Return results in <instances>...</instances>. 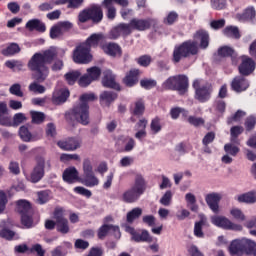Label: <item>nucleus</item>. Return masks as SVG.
I'll return each mask as SVG.
<instances>
[{
	"mask_svg": "<svg viewBox=\"0 0 256 256\" xmlns=\"http://www.w3.org/2000/svg\"><path fill=\"white\" fill-rule=\"evenodd\" d=\"M57 55L59 52L56 47H50L43 52H36L28 61L27 67L29 71L32 73V79L35 82H32L28 89L32 93H45V86L40 85L39 83H45L47 81V77H49V66L51 63L57 59Z\"/></svg>",
	"mask_w": 256,
	"mask_h": 256,
	"instance_id": "obj_1",
	"label": "nucleus"
},
{
	"mask_svg": "<svg viewBox=\"0 0 256 256\" xmlns=\"http://www.w3.org/2000/svg\"><path fill=\"white\" fill-rule=\"evenodd\" d=\"M97 96L93 93H85L80 96L79 103L74 105L72 109L64 115L68 125L75 127L76 123L87 126L91 123L89 118V101H95Z\"/></svg>",
	"mask_w": 256,
	"mask_h": 256,
	"instance_id": "obj_2",
	"label": "nucleus"
},
{
	"mask_svg": "<svg viewBox=\"0 0 256 256\" xmlns=\"http://www.w3.org/2000/svg\"><path fill=\"white\" fill-rule=\"evenodd\" d=\"M199 54V43L197 40H186L174 47L172 52V63H181L182 59H189Z\"/></svg>",
	"mask_w": 256,
	"mask_h": 256,
	"instance_id": "obj_3",
	"label": "nucleus"
},
{
	"mask_svg": "<svg viewBox=\"0 0 256 256\" xmlns=\"http://www.w3.org/2000/svg\"><path fill=\"white\" fill-rule=\"evenodd\" d=\"M145 191H147V181H145L143 175L137 174L134 179V185L122 194L121 201L129 204L137 203V200L141 199V195Z\"/></svg>",
	"mask_w": 256,
	"mask_h": 256,
	"instance_id": "obj_4",
	"label": "nucleus"
},
{
	"mask_svg": "<svg viewBox=\"0 0 256 256\" xmlns=\"http://www.w3.org/2000/svg\"><path fill=\"white\" fill-rule=\"evenodd\" d=\"M164 91H177L178 95L189 93V77L185 74L170 76L162 83Z\"/></svg>",
	"mask_w": 256,
	"mask_h": 256,
	"instance_id": "obj_5",
	"label": "nucleus"
},
{
	"mask_svg": "<svg viewBox=\"0 0 256 256\" xmlns=\"http://www.w3.org/2000/svg\"><path fill=\"white\" fill-rule=\"evenodd\" d=\"M15 205V211L20 215L21 224L26 227V229H31L33 227V216L35 215L33 204H31L29 200L20 199L15 202Z\"/></svg>",
	"mask_w": 256,
	"mask_h": 256,
	"instance_id": "obj_6",
	"label": "nucleus"
},
{
	"mask_svg": "<svg viewBox=\"0 0 256 256\" xmlns=\"http://www.w3.org/2000/svg\"><path fill=\"white\" fill-rule=\"evenodd\" d=\"M91 21L94 25H99L103 21V6L99 4H91L78 14L79 23H87Z\"/></svg>",
	"mask_w": 256,
	"mask_h": 256,
	"instance_id": "obj_7",
	"label": "nucleus"
},
{
	"mask_svg": "<svg viewBox=\"0 0 256 256\" xmlns=\"http://www.w3.org/2000/svg\"><path fill=\"white\" fill-rule=\"evenodd\" d=\"M45 167L46 169H51V161L45 162V158H36V165L34 166L32 172L30 173L29 181L30 183H39L43 177H45Z\"/></svg>",
	"mask_w": 256,
	"mask_h": 256,
	"instance_id": "obj_8",
	"label": "nucleus"
},
{
	"mask_svg": "<svg viewBox=\"0 0 256 256\" xmlns=\"http://www.w3.org/2000/svg\"><path fill=\"white\" fill-rule=\"evenodd\" d=\"M132 31H148L151 27L154 31L159 30V21L155 18H132L130 20Z\"/></svg>",
	"mask_w": 256,
	"mask_h": 256,
	"instance_id": "obj_9",
	"label": "nucleus"
},
{
	"mask_svg": "<svg viewBox=\"0 0 256 256\" xmlns=\"http://www.w3.org/2000/svg\"><path fill=\"white\" fill-rule=\"evenodd\" d=\"M73 61L78 65H88L93 61L91 50L84 46L83 42L76 46L73 51Z\"/></svg>",
	"mask_w": 256,
	"mask_h": 256,
	"instance_id": "obj_10",
	"label": "nucleus"
},
{
	"mask_svg": "<svg viewBox=\"0 0 256 256\" xmlns=\"http://www.w3.org/2000/svg\"><path fill=\"white\" fill-rule=\"evenodd\" d=\"M114 3L120 7H129V0H103L101 5L103 9H106V17L109 21H113L117 17V8Z\"/></svg>",
	"mask_w": 256,
	"mask_h": 256,
	"instance_id": "obj_11",
	"label": "nucleus"
},
{
	"mask_svg": "<svg viewBox=\"0 0 256 256\" xmlns=\"http://www.w3.org/2000/svg\"><path fill=\"white\" fill-rule=\"evenodd\" d=\"M212 224L222 229H228L230 231H243L241 224H235L225 216H213L211 218Z\"/></svg>",
	"mask_w": 256,
	"mask_h": 256,
	"instance_id": "obj_12",
	"label": "nucleus"
},
{
	"mask_svg": "<svg viewBox=\"0 0 256 256\" xmlns=\"http://www.w3.org/2000/svg\"><path fill=\"white\" fill-rule=\"evenodd\" d=\"M241 59H242V62L238 66L239 74L242 75L243 77H249V75H252V73L256 69L255 60H253V58L246 55H243Z\"/></svg>",
	"mask_w": 256,
	"mask_h": 256,
	"instance_id": "obj_13",
	"label": "nucleus"
},
{
	"mask_svg": "<svg viewBox=\"0 0 256 256\" xmlns=\"http://www.w3.org/2000/svg\"><path fill=\"white\" fill-rule=\"evenodd\" d=\"M131 33H133V29L131 28V22L119 23L117 26L111 29L110 39H119L120 36L129 37Z\"/></svg>",
	"mask_w": 256,
	"mask_h": 256,
	"instance_id": "obj_14",
	"label": "nucleus"
},
{
	"mask_svg": "<svg viewBox=\"0 0 256 256\" xmlns=\"http://www.w3.org/2000/svg\"><path fill=\"white\" fill-rule=\"evenodd\" d=\"M102 85L106 89L121 91V85L117 83V76L111 70H105L102 77Z\"/></svg>",
	"mask_w": 256,
	"mask_h": 256,
	"instance_id": "obj_15",
	"label": "nucleus"
},
{
	"mask_svg": "<svg viewBox=\"0 0 256 256\" xmlns=\"http://www.w3.org/2000/svg\"><path fill=\"white\" fill-rule=\"evenodd\" d=\"M249 80L243 75H239L233 78L230 83L231 90L234 93H243L249 89Z\"/></svg>",
	"mask_w": 256,
	"mask_h": 256,
	"instance_id": "obj_16",
	"label": "nucleus"
},
{
	"mask_svg": "<svg viewBox=\"0 0 256 256\" xmlns=\"http://www.w3.org/2000/svg\"><path fill=\"white\" fill-rule=\"evenodd\" d=\"M142 73L143 72H141L139 68L130 69L122 79L123 85L129 88L135 87V85L139 84V78L141 77Z\"/></svg>",
	"mask_w": 256,
	"mask_h": 256,
	"instance_id": "obj_17",
	"label": "nucleus"
},
{
	"mask_svg": "<svg viewBox=\"0 0 256 256\" xmlns=\"http://www.w3.org/2000/svg\"><path fill=\"white\" fill-rule=\"evenodd\" d=\"M62 179L68 185H73V183H80L81 177H79V171L75 167L66 168L62 174Z\"/></svg>",
	"mask_w": 256,
	"mask_h": 256,
	"instance_id": "obj_18",
	"label": "nucleus"
},
{
	"mask_svg": "<svg viewBox=\"0 0 256 256\" xmlns=\"http://www.w3.org/2000/svg\"><path fill=\"white\" fill-rule=\"evenodd\" d=\"M211 93H213V87L211 85L201 86L195 92V99L200 103H207L211 99Z\"/></svg>",
	"mask_w": 256,
	"mask_h": 256,
	"instance_id": "obj_19",
	"label": "nucleus"
},
{
	"mask_svg": "<svg viewBox=\"0 0 256 256\" xmlns=\"http://www.w3.org/2000/svg\"><path fill=\"white\" fill-rule=\"evenodd\" d=\"M104 39L105 35H103V33H93L82 43L91 51V49H97Z\"/></svg>",
	"mask_w": 256,
	"mask_h": 256,
	"instance_id": "obj_20",
	"label": "nucleus"
},
{
	"mask_svg": "<svg viewBox=\"0 0 256 256\" xmlns=\"http://www.w3.org/2000/svg\"><path fill=\"white\" fill-rule=\"evenodd\" d=\"M101 49L104 51V53H106V55H109L110 57H117V55L118 57H121V55H123V49L117 43L110 42L103 44Z\"/></svg>",
	"mask_w": 256,
	"mask_h": 256,
	"instance_id": "obj_21",
	"label": "nucleus"
},
{
	"mask_svg": "<svg viewBox=\"0 0 256 256\" xmlns=\"http://www.w3.org/2000/svg\"><path fill=\"white\" fill-rule=\"evenodd\" d=\"M57 145L62 151H75L81 147L77 138H68L66 141H58Z\"/></svg>",
	"mask_w": 256,
	"mask_h": 256,
	"instance_id": "obj_22",
	"label": "nucleus"
},
{
	"mask_svg": "<svg viewBox=\"0 0 256 256\" xmlns=\"http://www.w3.org/2000/svg\"><path fill=\"white\" fill-rule=\"evenodd\" d=\"M0 125L2 127H11L13 125L6 102H0Z\"/></svg>",
	"mask_w": 256,
	"mask_h": 256,
	"instance_id": "obj_23",
	"label": "nucleus"
},
{
	"mask_svg": "<svg viewBox=\"0 0 256 256\" xmlns=\"http://www.w3.org/2000/svg\"><path fill=\"white\" fill-rule=\"evenodd\" d=\"M205 201L213 213H219V202L221 201V195L218 193H210L206 195Z\"/></svg>",
	"mask_w": 256,
	"mask_h": 256,
	"instance_id": "obj_24",
	"label": "nucleus"
},
{
	"mask_svg": "<svg viewBox=\"0 0 256 256\" xmlns=\"http://www.w3.org/2000/svg\"><path fill=\"white\" fill-rule=\"evenodd\" d=\"M119 95L113 91H103L100 94V104L104 107H111V103L116 101Z\"/></svg>",
	"mask_w": 256,
	"mask_h": 256,
	"instance_id": "obj_25",
	"label": "nucleus"
},
{
	"mask_svg": "<svg viewBox=\"0 0 256 256\" xmlns=\"http://www.w3.org/2000/svg\"><path fill=\"white\" fill-rule=\"evenodd\" d=\"M28 31H38V33H45L47 26L39 19H31L26 23Z\"/></svg>",
	"mask_w": 256,
	"mask_h": 256,
	"instance_id": "obj_26",
	"label": "nucleus"
},
{
	"mask_svg": "<svg viewBox=\"0 0 256 256\" xmlns=\"http://www.w3.org/2000/svg\"><path fill=\"white\" fill-rule=\"evenodd\" d=\"M109 231H113V233H119V226H114L113 224H104L97 231V237L101 241L105 239L109 235Z\"/></svg>",
	"mask_w": 256,
	"mask_h": 256,
	"instance_id": "obj_27",
	"label": "nucleus"
},
{
	"mask_svg": "<svg viewBox=\"0 0 256 256\" xmlns=\"http://www.w3.org/2000/svg\"><path fill=\"white\" fill-rule=\"evenodd\" d=\"M193 37L195 41H200V49H207V47H209V32L205 30H198Z\"/></svg>",
	"mask_w": 256,
	"mask_h": 256,
	"instance_id": "obj_28",
	"label": "nucleus"
},
{
	"mask_svg": "<svg viewBox=\"0 0 256 256\" xmlns=\"http://www.w3.org/2000/svg\"><path fill=\"white\" fill-rule=\"evenodd\" d=\"M69 90H60L58 92H54L52 95V103L53 105H63L69 99Z\"/></svg>",
	"mask_w": 256,
	"mask_h": 256,
	"instance_id": "obj_29",
	"label": "nucleus"
},
{
	"mask_svg": "<svg viewBox=\"0 0 256 256\" xmlns=\"http://www.w3.org/2000/svg\"><path fill=\"white\" fill-rule=\"evenodd\" d=\"M80 183L85 185V187H97L99 185V179L95 177V173L83 174V177L80 178Z\"/></svg>",
	"mask_w": 256,
	"mask_h": 256,
	"instance_id": "obj_30",
	"label": "nucleus"
},
{
	"mask_svg": "<svg viewBox=\"0 0 256 256\" xmlns=\"http://www.w3.org/2000/svg\"><path fill=\"white\" fill-rule=\"evenodd\" d=\"M207 225V217L201 216L198 222L194 224V235L198 239H203L205 233H203V226Z\"/></svg>",
	"mask_w": 256,
	"mask_h": 256,
	"instance_id": "obj_31",
	"label": "nucleus"
},
{
	"mask_svg": "<svg viewBox=\"0 0 256 256\" xmlns=\"http://www.w3.org/2000/svg\"><path fill=\"white\" fill-rule=\"evenodd\" d=\"M130 113L135 117H141L145 113V102H143V99L134 102V105L130 107Z\"/></svg>",
	"mask_w": 256,
	"mask_h": 256,
	"instance_id": "obj_32",
	"label": "nucleus"
},
{
	"mask_svg": "<svg viewBox=\"0 0 256 256\" xmlns=\"http://www.w3.org/2000/svg\"><path fill=\"white\" fill-rule=\"evenodd\" d=\"M1 239H5L6 241H19L21 236L15 233V231L10 230L9 228H3L0 230Z\"/></svg>",
	"mask_w": 256,
	"mask_h": 256,
	"instance_id": "obj_33",
	"label": "nucleus"
},
{
	"mask_svg": "<svg viewBox=\"0 0 256 256\" xmlns=\"http://www.w3.org/2000/svg\"><path fill=\"white\" fill-rule=\"evenodd\" d=\"M230 255H243V243L242 240L236 239L230 243L229 246Z\"/></svg>",
	"mask_w": 256,
	"mask_h": 256,
	"instance_id": "obj_34",
	"label": "nucleus"
},
{
	"mask_svg": "<svg viewBox=\"0 0 256 256\" xmlns=\"http://www.w3.org/2000/svg\"><path fill=\"white\" fill-rule=\"evenodd\" d=\"M245 128L243 126H232L230 129V141L234 145H239V135H242Z\"/></svg>",
	"mask_w": 256,
	"mask_h": 256,
	"instance_id": "obj_35",
	"label": "nucleus"
},
{
	"mask_svg": "<svg viewBox=\"0 0 256 256\" xmlns=\"http://www.w3.org/2000/svg\"><path fill=\"white\" fill-rule=\"evenodd\" d=\"M223 35L230 39H241V32H239V27L237 26H226L223 29Z\"/></svg>",
	"mask_w": 256,
	"mask_h": 256,
	"instance_id": "obj_36",
	"label": "nucleus"
},
{
	"mask_svg": "<svg viewBox=\"0 0 256 256\" xmlns=\"http://www.w3.org/2000/svg\"><path fill=\"white\" fill-rule=\"evenodd\" d=\"M256 17V12L254 7L246 8L243 13L237 14L239 21H253Z\"/></svg>",
	"mask_w": 256,
	"mask_h": 256,
	"instance_id": "obj_37",
	"label": "nucleus"
},
{
	"mask_svg": "<svg viewBox=\"0 0 256 256\" xmlns=\"http://www.w3.org/2000/svg\"><path fill=\"white\" fill-rule=\"evenodd\" d=\"M132 241H135L136 243H144L152 241V238L151 235H149V231L142 230L141 233L137 231L134 233V235L132 236Z\"/></svg>",
	"mask_w": 256,
	"mask_h": 256,
	"instance_id": "obj_38",
	"label": "nucleus"
},
{
	"mask_svg": "<svg viewBox=\"0 0 256 256\" xmlns=\"http://www.w3.org/2000/svg\"><path fill=\"white\" fill-rule=\"evenodd\" d=\"M80 77L81 71L79 70H72L64 75V79L68 83V85H75V83L79 81Z\"/></svg>",
	"mask_w": 256,
	"mask_h": 256,
	"instance_id": "obj_39",
	"label": "nucleus"
},
{
	"mask_svg": "<svg viewBox=\"0 0 256 256\" xmlns=\"http://www.w3.org/2000/svg\"><path fill=\"white\" fill-rule=\"evenodd\" d=\"M17 53H21V47L17 43H11L8 47L2 50V55L4 57H13V55H17Z\"/></svg>",
	"mask_w": 256,
	"mask_h": 256,
	"instance_id": "obj_40",
	"label": "nucleus"
},
{
	"mask_svg": "<svg viewBox=\"0 0 256 256\" xmlns=\"http://www.w3.org/2000/svg\"><path fill=\"white\" fill-rule=\"evenodd\" d=\"M242 241V251L245 255H253V249L255 248V241L250 239H241Z\"/></svg>",
	"mask_w": 256,
	"mask_h": 256,
	"instance_id": "obj_41",
	"label": "nucleus"
},
{
	"mask_svg": "<svg viewBox=\"0 0 256 256\" xmlns=\"http://www.w3.org/2000/svg\"><path fill=\"white\" fill-rule=\"evenodd\" d=\"M5 66L12 71H25V63L21 60H8L5 62Z\"/></svg>",
	"mask_w": 256,
	"mask_h": 256,
	"instance_id": "obj_42",
	"label": "nucleus"
},
{
	"mask_svg": "<svg viewBox=\"0 0 256 256\" xmlns=\"http://www.w3.org/2000/svg\"><path fill=\"white\" fill-rule=\"evenodd\" d=\"M56 231L61 233V235H67L71 231L69 227V220L65 218L64 220H59L56 222Z\"/></svg>",
	"mask_w": 256,
	"mask_h": 256,
	"instance_id": "obj_43",
	"label": "nucleus"
},
{
	"mask_svg": "<svg viewBox=\"0 0 256 256\" xmlns=\"http://www.w3.org/2000/svg\"><path fill=\"white\" fill-rule=\"evenodd\" d=\"M19 136L25 143L33 141V134H31L27 126H21L19 128Z\"/></svg>",
	"mask_w": 256,
	"mask_h": 256,
	"instance_id": "obj_44",
	"label": "nucleus"
},
{
	"mask_svg": "<svg viewBox=\"0 0 256 256\" xmlns=\"http://www.w3.org/2000/svg\"><path fill=\"white\" fill-rule=\"evenodd\" d=\"M239 203H255L256 202V193L251 191L244 193L238 196Z\"/></svg>",
	"mask_w": 256,
	"mask_h": 256,
	"instance_id": "obj_45",
	"label": "nucleus"
},
{
	"mask_svg": "<svg viewBox=\"0 0 256 256\" xmlns=\"http://www.w3.org/2000/svg\"><path fill=\"white\" fill-rule=\"evenodd\" d=\"M141 215H143V209L139 207L134 208L127 213L126 221L127 223H133V221H135V219H139Z\"/></svg>",
	"mask_w": 256,
	"mask_h": 256,
	"instance_id": "obj_46",
	"label": "nucleus"
},
{
	"mask_svg": "<svg viewBox=\"0 0 256 256\" xmlns=\"http://www.w3.org/2000/svg\"><path fill=\"white\" fill-rule=\"evenodd\" d=\"M135 62L140 67L147 68V67H149V65H151V63H153V58L151 57V55L144 54V55L136 58Z\"/></svg>",
	"mask_w": 256,
	"mask_h": 256,
	"instance_id": "obj_47",
	"label": "nucleus"
},
{
	"mask_svg": "<svg viewBox=\"0 0 256 256\" xmlns=\"http://www.w3.org/2000/svg\"><path fill=\"white\" fill-rule=\"evenodd\" d=\"M162 129H163V126H161V118L160 117L153 118L150 123V130L152 132V135H157V133H161Z\"/></svg>",
	"mask_w": 256,
	"mask_h": 256,
	"instance_id": "obj_48",
	"label": "nucleus"
},
{
	"mask_svg": "<svg viewBox=\"0 0 256 256\" xmlns=\"http://www.w3.org/2000/svg\"><path fill=\"white\" fill-rule=\"evenodd\" d=\"M179 21V14L175 11H170L163 19L164 25H175Z\"/></svg>",
	"mask_w": 256,
	"mask_h": 256,
	"instance_id": "obj_49",
	"label": "nucleus"
},
{
	"mask_svg": "<svg viewBox=\"0 0 256 256\" xmlns=\"http://www.w3.org/2000/svg\"><path fill=\"white\" fill-rule=\"evenodd\" d=\"M219 57H235V49L229 46H222L218 49Z\"/></svg>",
	"mask_w": 256,
	"mask_h": 256,
	"instance_id": "obj_50",
	"label": "nucleus"
},
{
	"mask_svg": "<svg viewBox=\"0 0 256 256\" xmlns=\"http://www.w3.org/2000/svg\"><path fill=\"white\" fill-rule=\"evenodd\" d=\"M32 117V123L35 125H41L45 121V113L38 111H30Z\"/></svg>",
	"mask_w": 256,
	"mask_h": 256,
	"instance_id": "obj_51",
	"label": "nucleus"
},
{
	"mask_svg": "<svg viewBox=\"0 0 256 256\" xmlns=\"http://www.w3.org/2000/svg\"><path fill=\"white\" fill-rule=\"evenodd\" d=\"M140 87H142V89H146V91H149L157 87V81L149 78H144L140 80Z\"/></svg>",
	"mask_w": 256,
	"mask_h": 256,
	"instance_id": "obj_52",
	"label": "nucleus"
},
{
	"mask_svg": "<svg viewBox=\"0 0 256 256\" xmlns=\"http://www.w3.org/2000/svg\"><path fill=\"white\" fill-rule=\"evenodd\" d=\"M86 74L89 75L94 81H98L101 77V68L97 66L90 67L86 70Z\"/></svg>",
	"mask_w": 256,
	"mask_h": 256,
	"instance_id": "obj_53",
	"label": "nucleus"
},
{
	"mask_svg": "<svg viewBox=\"0 0 256 256\" xmlns=\"http://www.w3.org/2000/svg\"><path fill=\"white\" fill-rule=\"evenodd\" d=\"M224 151L225 153H227V155H231L232 157H237V154L239 153V151H241V149H239V147L228 143L224 145Z\"/></svg>",
	"mask_w": 256,
	"mask_h": 256,
	"instance_id": "obj_54",
	"label": "nucleus"
},
{
	"mask_svg": "<svg viewBox=\"0 0 256 256\" xmlns=\"http://www.w3.org/2000/svg\"><path fill=\"white\" fill-rule=\"evenodd\" d=\"M188 123L193 127H203V125H205V119L202 117L189 116Z\"/></svg>",
	"mask_w": 256,
	"mask_h": 256,
	"instance_id": "obj_55",
	"label": "nucleus"
},
{
	"mask_svg": "<svg viewBox=\"0 0 256 256\" xmlns=\"http://www.w3.org/2000/svg\"><path fill=\"white\" fill-rule=\"evenodd\" d=\"M93 81L94 80L86 73L79 77L78 85L80 87H89V85H91V83H93Z\"/></svg>",
	"mask_w": 256,
	"mask_h": 256,
	"instance_id": "obj_56",
	"label": "nucleus"
},
{
	"mask_svg": "<svg viewBox=\"0 0 256 256\" xmlns=\"http://www.w3.org/2000/svg\"><path fill=\"white\" fill-rule=\"evenodd\" d=\"M74 193H77L78 195H82L83 197H87V199H91L93 193L91 190L86 189L83 186H77L74 188Z\"/></svg>",
	"mask_w": 256,
	"mask_h": 256,
	"instance_id": "obj_57",
	"label": "nucleus"
},
{
	"mask_svg": "<svg viewBox=\"0 0 256 256\" xmlns=\"http://www.w3.org/2000/svg\"><path fill=\"white\" fill-rule=\"evenodd\" d=\"M172 199H173V193L171 192V190H168L160 199V203L161 205H164V207H169V205H171Z\"/></svg>",
	"mask_w": 256,
	"mask_h": 256,
	"instance_id": "obj_58",
	"label": "nucleus"
},
{
	"mask_svg": "<svg viewBox=\"0 0 256 256\" xmlns=\"http://www.w3.org/2000/svg\"><path fill=\"white\" fill-rule=\"evenodd\" d=\"M53 218L56 222L63 221L65 218V209L62 207H56L53 212Z\"/></svg>",
	"mask_w": 256,
	"mask_h": 256,
	"instance_id": "obj_59",
	"label": "nucleus"
},
{
	"mask_svg": "<svg viewBox=\"0 0 256 256\" xmlns=\"http://www.w3.org/2000/svg\"><path fill=\"white\" fill-rule=\"evenodd\" d=\"M61 35H63V32H62L61 26H59V24L51 27L50 39H57L58 37H61Z\"/></svg>",
	"mask_w": 256,
	"mask_h": 256,
	"instance_id": "obj_60",
	"label": "nucleus"
},
{
	"mask_svg": "<svg viewBox=\"0 0 256 256\" xmlns=\"http://www.w3.org/2000/svg\"><path fill=\"white\" fill-rule=\"evenodd\" d=\"M39 205H45V203H48L49 201V191L44 190L38 192V199H37Z\"/></svg>",
	"mask_w": 256,
	"mask_h": 256,
	"instance_id": "obj_61",
	"label": "nucleus"
},
{
	"mask_svg": "<svg viewBox=\"0 0 256 256\" xmlns=\"http://www.w3.org/2000/svg\"><path fill=\"white\" fill-rule=\"evenodd\" d=\"M8 170L12 175H20L21 168L19 167V162L11 161L8 166Z\"/></svg>",
	"mask_w": 256,
	"mask_h": 256,
	"instance_id": "obj_62",
	"label": "nucleus"
},
{
	"mask_svg": "<svg viewBox=\"0 0 256 256\" xmlns=\"http://www.w3.org/2000/svg\"><path fill=\"white\" fill-rule=\"evenodd\" d=\"M230 214L234 219L237 221H245V214H243V211L239 208H234L230 211Z\"/></svg>",
	"mask_w": 256,
	"mask_h": 256,
	"instance_id": "obj_63",
	"label": "nucleus"
},
{
	"mask_svg": "<svg viewBox=\"0 0 256 256\" xmlns=\"http://www.w3.org/2000/svg\"><path fill=\"white\" fill-rule=\"evenodd\" d=\"M9 92L16 97H23V91H21V84L19 83L13 84L10 87Z\"/></svg>",
	"mask_w": 256,
	"mask_h": 256,
	"instance_id": "obj_64",
	"label": "nucleus"
}]
</instances>
